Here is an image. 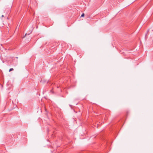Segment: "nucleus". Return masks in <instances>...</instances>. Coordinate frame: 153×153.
I'll return each instance as SVG.
<instances>
[{
  "instance_id": "obj_1",
  "label": "nucleus",
  "mask_w": 153,
  "mask_h": 153,
  "mask_svg": "<svg viewBox=\"0 0 153 153\" xmlns=\"http://www.w3.org/2000/svg\"><path fill=\"white\" fill-rule=\"evenodd\" d=\"M0 49L2 51H3V50H6V48H0Z\"/></svg>"
},
{
  "instance_id": "obj_2",
  "label": "nucleus",
  "mask_w": 153,
  "mask_h": 153,
  "mask_svg": "<svg viewBox=\"0 0 153 153\" xmlns=\"http://www.w3.org/2000/svg\"><path fill=\"white\" fill-rule=\"evenodd\" d=\"M13 68H10V69H9V72H10L12 71H13Z\"/></svg>"
},
{
  "instance_id": "obj_3",
  "label": "nucleus",
  "mask_w": 153,
  "mask_h": 153,
  "mask_svg": "<svg viewBox=\"0 0 153 153\" xmlns=\"http://www.w3.org/2000/svg\"><path fill=\"white\" fill-rule=\"evenodd\" d=\"M84 15L85 14L84 13H82L81 16V17H83L84 16Z\"/></svg>"
},
{
  "instance_id": "obj_4",
  "label": "nucleus",
  "mask_w": 153,
  "mask_h": 153,
  "mask_svg": "<svg viewBox=\"0 0 153 153\" xmlns=\"http://www.w3.org/2000/svg\"><path fill=\"white\" fill-rule=\"evenodd\" d=\"M4 15H2V16H1V17H4Z\"/></svg>"
},
{
  "instance_id": "obj_5",
  "label": "nucleus",
  "mask_w": 153,
  "mask_h": 153,
  "mask_svg": "<svg viewBox=\"0 0 153 153\" xmlns=\"http://www.w3.org/2000/svg\"><path fill=\"white\" fill-rule=\"evenodd\" d=\"M147 33H146V34L145 36H146V35H147Z\"/></svg>"
}]
</instances>
